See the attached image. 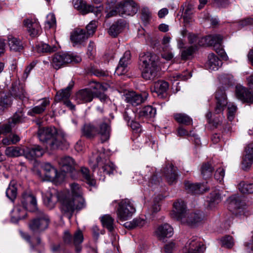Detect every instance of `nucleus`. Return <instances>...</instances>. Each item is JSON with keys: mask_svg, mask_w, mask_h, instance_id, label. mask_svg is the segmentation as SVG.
<instances>
[{"mask_svg": "<svg viewBox=\"0 0 253 253\" xmlns=\"http://www.w3.org/2000/svg\"><path fill=\"white\" fill-rule=\"evenodd\" d=\"M70 190L62 193L59 196L61 211L70 219L75 210H80L84 206L81 186L74 182L70 185Z\"/></svg>", "mask_w": 253, "mask_h": 253, "instance_id": "1", "label": "nucleus"}, {"mask_svg": "<svg viewBox=\"0 0 253 253\" xmlns=\"http://www.w3.org/2000/svg\"><path fill=\"white\" fill-rule=\"evenodd\" d=\"M228 208L236 217L247 216L253 208V202L247 201L243 196L233 195L227 200Z\"/></svg>", "mask_w": 253, "mask_h": 253, "instance_id": "2", "label": "nucleus"}, {"mask_svg": "<svg viewBox=\"0 0 253 253\" xmlns=\"http://www.w3.org/2000/svg\"><path fill=\"white\" fill-rule=\"evenodd\" d=\"M156 57L147 53L140 57L142 68V76L146 80H153L157 76V63Z\"/></svg>", "mask_w": 253, "mask_h": 253, "instance_id": "3", "label": "nucleus"}, {"mask_svg": "<svg viewBox=\"0 0 253 253\" xmlns=\"http://www.w3.org/2000/svg\"><path fill=\"white\" fill-rule=\"evenodd\" d=\"M82 58L80 56L67 52H58L52 57L51 64L56 70L69 63L76 64L80 62Z\"/></svg>", "mask_w": 253, "mask_h": 253, "instance_id": "4", "label": "nucleus"}, {"mask_svg": "<svg viewBox=\"0 0 253 253\" xmlns=\"http://www.w3.org/2000/svg\"><path fill=\"white\" fill-rule=\"evenodd\" d=\"M50 222L49 216L42 211H38L35 217L29 222L30 230L34 233H39L46 229Z\"/></svg>", "mask_w": 253, "mask_h": 253, "instance_id": "5", "label": "nucleus"}, {"mask_svg": "<svg viewBox=\"0 0 253 253\" xmlns=\"http://www.w3.org/2000/svg\"><path fill=\"white\" fill-rule=\"evenodd\" d=\"M135 211L133 202L128 199H123L118 204L117 210L118 219L122 221L126 220L132 216Z\"/></svg>", "mask_w": 253, "mask_h": 253, "instance_id": "6", "label": "nucleus"}, {"mask_svg": "<svg viewBox=\"0 0 253 253\" xmlns=\"http://www.w3.org/2000/svg\"><path fill=\"white\" fill-rule=\"evenodd\" d=\"M58 163L63 172L69 174L72 179L78 178L79 173L75 168V163L72 157H62L58 160Z\"/></svg>", "mask_w": 253, "mask_h": 253, "instance_id": "7", "label": "nucleus"}, {"mask_svg": "<svg viewBox=\"0 0 253 253\" xmlns=\"http://www.w3.org/2000/svg\"><path fill=\"white\" fill-rule=\"evenodd\" d=\"M221 37L220 34L209 35L201 38L199 44L201 46H212L216 52L221 57Z\"/></svg>", "mask_w": 253, "mask_h": 253, "instance_id": "8", "label": "nucleus"}, {"mask_svg": "<svg viewBox=\"0 0 253 253\" xmlns=\"http://www.w3.org/2000/svg\"><path fill=\"white\" fill-rule=\"evenodd\" d=\"M97 134L100 135L102 142L108 140L111 131V120L108 118L99 119L97 122Z\"/></svg>", "mask_w": 253, "mask_h": 253, "instance_id": "9", "label": "nucleus"}, {"mask_svg": "<svg viewBox=\"0 0 253 253\" xmlns=\"http://www.w3.org/2000/svg\"><path fill=\"white\" fill-rule=\"evenodd\" d=\"M21 204L30 211H39L37 208V199L31 191L27 190L23 192L21 199Z\"/></svg>", "mask_w": 253, "mask_h": 253, "instance_id": "10", "label": "nucleus"}, {"mask_svg": "<svg viewBox=\"0 0 253 253\" xmlns=\"http://www.w3.org/2000/svg\"><path fill=\"white\" fill-rule=\"evenodd\" d=\"M73 85L74 82L72 81L66 88L57 92L54 99L55 101L57 102H63L64 104L71 110H74L75 108V105L69 100L71 95L70 90Z\"/></svg>", "mask_w": 253, "mask_h": 253, "instance_id": "11", "label": "nucleus"}, {"mask_svg": "<svg viewBox=\"0 0 253 253\" xmlns=\"http://www.w3.org/2000/svg\"><path fill=\"white\" fill-rule=\"evenodd\" d=\"M45 145L47 149L56 150L58 149H64L67 148L69 146V144L67 142L64 134L57 132L56 134Z\"/></svg>", "mask_w": 253, "mask_h": 253, "instance_id": "12", "label": "nucleus"}, {"mask_svg": "<svg viewBox=\"0 0 253 253\" xmlns=\"http://www.w3.org/2000/svg\"><path fill=\"white\" fill-rule=\"evenodd\" d=\"M235 96L243 103L249 105L253 103V91L241 85H236Z\"/></svg>", "mask_w": 253, "mask_h": 253, "instance_id": "13", "label": "nucleus"}, {"mask_svg": "<svg viewBox=\"0 0 253 253\" xmlns=\"http://www.w3.org/2000/svg\"><path fill=\"white\" fill-rule=\"evenodd\" d=\"M73 4L75 8L83 14L93 12L97 16L101 13L102 9L101 7H94L91 5H87L83 0H73Z\"/></svg>", "mask_w": 253, "mask_h": 253, "instance_id": "14", "label": "nucleus"}, {"mask_svg": "<svg viewBox=\"0 0 253 253\" xmlns=\"http://www.w3.org/2000/svg\"><path fill=\"white\" fill-rule=\"evenodd\" d=\"M205 245L197 239L189 240L182 249L183 253H203L205 250Z\"/></svg>", "mask_w": 253, "mask_h": 253, "instance_id": "15", "label": "nucleus"}, {"mask_svg": "<svg viewBox=\"0 0 253 253\" xmlns=\"http://www.w3.org/2000/svg\"><path fill=\"white\" fill-rule=\"evenodd\" d=\"M148 96L147 92L139 94L134 91H130L125 94V101L132 106H136L144 102Z\"/></svg>", "mask_w": 253, "mask_h": 253, "instance_id": "16", "label": "nucleus"}, {"mask_svg": "<svg viewBox=\"0 0 253 253\" xmlns=\"http://www.w3.org/2000/svg\"><path fill=\"white\" fill-rule=\"evenodd\" d=\"M173 234V229L172 227L168 223L158 226L155 231V235L157 238L159 240L162 242H164L166 238L171 237Z\"/></svg>", "mask_w": 253, "mask_h": 253, "instance_id": "17", "label": "nucleus"}, {"mask_svg": "<svg viewBox=\"0 0 253 253\" xmlns=\"http://www.w3.org/2000/svg\"><path fill=\"white\" fill-rule=\"evenodd\" d=\"M138 8L137 3L133 0H125L123 4L120 5L118 9L120 14L133 15L137 13Z\"/></svg>", "mask_w": 253, "mask_h": 253, "instance_id": "18", "label": "nucleus"}, {"mask_svg": "<svg viewBox=\"0 0 253 253\" xmlns=\"http://www.w3.org/2000/svg\"><path fill=\"white\" fill-rule=\"evenodd\" d=\"M23 23L31 37H36L39 35L41 28L36 19L28 18L24 20Z\"/></svg>", "mask_w": 253, "mask_h": 253, "instance_id": "19", "label": "nucleus"}, {"mask_svg": "<svg viewBox=\"0 0 253 253\" xmlns=\"http://www.w3.org/2000/svg\"><path fill=\"white\" fill-rule=\"evenodd\" d=\"M56 133L54 127H42L39 128L38 135L40 140L46 145Z\"/></svg>", "mask_w": 253, "mask_h": 253, "instance_id": "20", "label": "nucleus"}, {"mask_svg": "<svg viewBox=\"0 0 253 253\" xmlns=\"http://www.w3.org/2000/svg\"><path fill=\"white\" fill-rule=\"evenodd\" d=\"M186 205L184 201L180 200L173 203V210L170 214L172 218L179 221L185 215L186 212Z\"/></svg>", "mask_w": 253, "mask_h": 253, "instance_id": "21", "label": "nucleus"}, {"mask_svg": "<svg viewBox=\"0 0 253 253\" xmlns=\"http://www.w3.org/2000/svg\"><path fill=\"white\" fill-rule=\"evenodd\" d=\"M253 163V143L246 146L245 154L242 162V168L244 170H247Z\"/></svg>", "mask_w": 253, "mask_h": 253, "instance_id": "22", "label": "nucleus"}, {"mask_svg": "<svg viewBox=\"0 0 253 253\" xmlns=\"http://www.w3.org/2000/svg\"><path fill=\"white\" fill-rule=\"evenodd\" d=\"M203 219L201 214L195 212L186 213L179 221L182 223L193 226L200 222Z\"/></svg>", "mask_w": 253, "mask_h": 253, "instance_id": "23", "label": "nucleus"}, {"mask_svg": "<svg viewBox=\"0 0 253 253\" xmlns=\"http://www.w3.org/2000/svg\"><path fill=\"white\" fill-rule=\"evenodd\" d=\"M44 153V150L40 146L35 145L25 149L24 156L29 160H33L41 157Z\"/></svg>", "mask_w": 253, "mask_h": 253, "instance_id": "24", "label": "nucleus"}, {"mask_svg": "<svg viewBox=\"0 0 253 253\" xmlns=\"http://www.w3.org/2000/svg\"><path fill=\"white\" fill-rule=\"evenodd\" d=\"M94 97L92 91L87 89H82L79 91L76 95L75 100L77 103H84L91 102Z\"/></svg>", "mask_w": 253, "mask_h": 253, "instance_id": "25", "label": "nucleus"}, {"mask_svg": "<svg viewBox=\"0 0 253 253\" xmlns=\"http://www.w3.org/2000/svg\"><path fill=\"white\" fill-rule=\"evenodd\" d=\"M126 27V23L124 20L114 22L109 28L108 34L113 37H116L122 33Z\"/></svg>", "mask_w": 253, "mask_h": 253, "instance_id": "26", "label": "nucleus"}, {"mask_svg": "<svg viewBox=\"0 0 253 253\" xmlns=\"http://www.w3.org/2000/svg\"><path fill=\"white\" fill-rule=\"evenodd\" d=\"M184 186L188 192L194 194H200L208 191L209 189L206 187L204 184H194L189 181H185Z\"/></svg>", "mask_w": 253, "mask_h": 253, "instance_id": "27", "label": "nucleus"}, {"mask_svg": "<svg viewBox=\"0 0 253 253\" xmlns=\"http://www.w3.org/2000/svg\"><path fill=\"white\" fill-rule=\"evenodd\" d=\"M176 170V168L171 164L167 166L164 169V176L169 184H172L176 182L177 178Z\"/></svg>", "mask_w": 253, "mask_h": 253, "instance_id": "28", "label": "nucleus"}, {"mask_svg": "<svg viewBox=\"0 0 253 253\" xmlns=\"http://www.w3.org/2000/svg\"><path fill=\"white\" fill-rule=\"evenodd\" d=\"M28 211L22 205L16 206L12 211L11 213V221L13 222H17L19 220L25 218Z\"/></svg>", "mask_w": 253, "mask_h": 253, "instance_id": "29", "label": "nucleus"}, {"mask_svg": "<svg viewBox=\"0 0 253 253\" xmlns=\"http://www.w3.org/2000/svg\"><path fill=\"white\" fill-rule=\"evenodd\" d=\"M88 38V36L86 35L85 30L77 29L71 35L70 39L75 46L76 44H81Z\"/></svg>", "mask_w": 253, "mask_h": 253, "instance_id": "30", "label": "nucleus"}, {"mask_svg": "<svg viewBox=\"0 0 253 253\" xmlns=\"http://www.w3.org/2000/svg\"><path fill=\"white\" fill-rule=\"evenodd\" d=\"M43 203L49 209L53 208L58 200L55 190H47L43 196Z\"/></svg>", "mask_w": 253, "mask_h": 253, "instance_id": "31", "label": "nucleus"}, {"mask_svg": "<svg viewBox=\"0 0 253 253\" xmlns=\"http://www.w3.org/2000/svg\"><path fill=\"white\" fill-rule=\"evenodd\" d=\"M42 169L46 180L59 179V176L57 169L49 163H45L42 166Z\"/></svg>", "mask_w": 253, "mask_h": 253, "instance_id": "32", "label": "nucleus"}, {"mask_svg": "<svg viewBox=\"0 0 253 253\" xmlns=\"http://www.w3.org/2000/svg\"><path fill=\"white\" fill-rule=\"evenodd\" d=\"M224 105L227 107V117L229 121L232 122L234 120L237 111V106L231 102H227L226 97L222 94V107Z\"/></svg>", "mask_w": 253, "mask_h": 253, "instance_id": "33", "label": "nucleus"}, {"mask_svg": "<svg viewBox=\"0 0 253 253\" xmlns=\"http://www.w3.org/2000/svg\"><path fill=\"white\" fill-rule=\"evenodd\" d=\"M7 41L8 45L11 51L20 52L23 49L22 41L18 38L12 36H9Z\"/></svg>", "mask_w": 253, "mask_h": 253, "instance_id": "34", "label": "nucleus"}, {"mask_svg": "<svg viewBox=\"0 0 253 253\" xmlns=\"http://www.w3.org/2000/svg\"><path fill=\"white\" fill-rule=\"evenodd\" d=\"M50 101L47 98H43L41 100V104L31 108L28 112L30 116H34L36 114L42 113L46 109L47 106L49 105Z\"/></svg>", "mask_w": 253, "mask_h": 253, "instance_id": "35", "label": "nucleus"}, {"mask_svg": "<svg viewBox=\"0 0 253 253\" xmlns=\"http://www.w3.org/2000/svg\"><path fill=\"white\" fill-rule=\"evenodd\" d=\"M168 87L169 84L167 82L159 81L155 84L154 88L152 89V91L156 92L158 96H160L166 92Z\"/></svg>", "mask_w": 253, "mask_h": 253, "instance_id": "36", "label": "nucleus"}, {"mask_svg": "<svg viewBox=\"0 0 253 253\" xmlns=\"http://www.w3.org/2000/svg\"><path fill=\"white\" fill-rule=\"evenodd\" d=\"M25 118L24 113L23 110L19 109L8 120L11 123V125L14 126L17 124L24 122Z\"/></svg>", "mask_w": 253, "mask_h": 253, "instance_id": "37", "label": "nucleus"}, {"mask_svg": "<svg viewBox=\"0 0 253 253\" xmlns=\"http://www.w3.org/2000/svg\"><path fill=\"white\" fill-rule=\"evenodd\" d=\"M83 134L87 138H92L97 134V129L91 124H86L82 129Z\"/></svg>", "mask_w": 253, "mask_h": 253, "instance_id": "38", "label": "nucleus"}, {"mask_svg": "<svg viewBox=\"0 0 253 253\" xmlns=\"http://www.w3.org/2000/svg\"><path fill=\"white\" fill-rule=\"evenodd\" d=\"M25 149H22L19 147L11 146L7 147L5 154L6 156L10 157H16L24 155Z\"/></svg>", "mask_w": 253, "mask_h": 253, "instance_id": "39", "label": "nucleus"}, {"mask_svg": "<svg viewBox=\"0 0 253 253\" xmlns=\"http://www.w3.org/2000/svg\"><path fill=\"white\" fill-rule=\"evenodd\" d=\"M208 66L211 71H216L219 68V58L214 54H211L208 56Z\"/></svg>", "mask_w": 253, "mask_h": 253, "instance_id": "40", "label": "nucleus"}, {"mask_svg": "<svg viewBox=\"0 0 253 253\" xmlns=\"http://www.w3.org/2000/svg\"><path fill=\"white\" fill-rule=\"evenodd\" d=\"M104 154L100 153L93 154L89 159V164L93 170L95 169L97 167L103 164L102 158Z\"/></svg>", "mask_w": 253, "mask_h": 253, "instance_id": "41", "label": "nucleus"}, {"mask_svg": "<svg viewBox=\"0 0 253 253\" xmlns=\"http://www.w3.org/2000/svg\"><path fill=\"white\" fill-rule=\"evenodd\" d=\"M156 114V110L151 106H147L143 107L139 112L140 117L146 118L154 117Z\"/></svg>", "mask_w": 253, "mask_h": 253, "instance_id": "42", "label": "nucleus"}, {"mask_svg": "<svg viewBox=\"0 0 253 253\" xmlns=\"http://www.w3.org/2000/svg\"><path fill=\"white\" fill-rule=\"evenodd\" d=\"M147 222L143 219L135 218L129 222L125 223L126 228L131 229L136 227H141L146 224Z\"/></svg>", "mask_w": 253, "mask_h": 253, "instance_id": "43", "label": "nucleus"}, {"mask_svg": "<svg viewBox=\"0 0 253 253\" xmlns=\"http://www.w3.org/2000/svg\"><path fill=\"white\" fill-rule=\"evenodd\" d=\"M213 168L209 163H205L202 164L201 167V173L203 177L207 179L212 174Z\"/></svg>", "mask_w": 253, "mask_h": 253, "instance_id": "44", "label": "nucleus"}, {"mask_svg": "<svg viewBox=\"0 0 253 253\" xmlns=\"http://www.w3.org/2000/svg\"><path fill=\"white\" fill-rule=\"evenodd\" d=\"M11 97L6 95L4 93H0V111H2L6 107L9 106L11 104Z\"/></svg>", "mask_w": 253, "mask_h": 253, "instance_id": "45", "label": "nucleus"}, {"mask_svg": "<svg viewBox=\"0 0 253 253\" xmlns=\"http://www.w3.org/2000/svg\"><path fill=\"white\" fill-rule=\"evenodd\" d=\"M81 173L84 178L85 182L90 186H94L95 184V180L90 174L89 169L83 167L81 169Z\"/></svg>", "mask_w": 253, "mask_h": 253, "instance_id": "46", "label": "nucleus"}, {"mask_svg": "<svg viewBox=\"0 0 253 253\" xmlns=\"http://www.w3.org/2000/svg\"><path fill=\"white\" fill-rule=\"evenodd\" d=\"M114 219L108 214L103 216L101 222L104 227H106L110 232L114 229Z\"/></svg>", "mask_w": 253, "mask_h": 253, "instance_id": "47", "label": "nucleus"}, {"mask_svg": "<svg viewBox=\"0 0 253 253\" xmlns=\"http://www.w3.org/2000/svg\"><path fill=\"white\" fill-rule=\"evenodd\" d=\"M175 120L179 123L185 125L191 124L192 120L188 115L185 114L177 113L174 115Z\"/></svg>", "mask_w": 253, "mask_h": 253, "instance_id": "48", "label": "nucleus"}, {"mask_svg": "<svg viewBox=\"0 0 253 253\" xmlns=\"http://www.w3.org/2000/svg\"><path fill=\"white\" fill-rule=\"evenodd\" d=\"M196 48L193 46L183 48L180 50L181 59L186 60L189 59L192 56Z\"/></svg>", "mask_w": 253, "mask_h": 253, "instance_id": "49", "label": "nucleus"}, {"mask_svg": "<svg viewBox=\"0 0 253 253\" xmlns=\"http://www.w3.org/2000/svg\"><path fill=\"white\" fill-rule=\"evenodd\" d=\"M37 51L39 52H52L57 50L56 46H50L44 43H40L36 45Z\"/></svg>", "mask_w": 253, "mask_h": 253, "instance_id": "50", "label": "nucleus"}, {"mask_svg": "<svg viewBox=\"0 0 253 253\" xmlns=\"http://www.w3.org/2000/svg\"><path fill=\"white\" fill-rule=\"evenodd\" d=\"M239 191L244 194L253 193V183H247L241 182L238 185Z\"/></svg>", "mask_w": 253, "mask_h": 253, "instance_id": "51", "label": "nucleus"}, {"mask_svg": "<svg viewBox=\"0 0 253 253\" xmlns=\"http://www.w3.org/2000/svg\"><path fill=\"white\" fill-rule=\"evenodd\" d=\"M6 196L12 201L17 196V188L14 184L10 183L6 191Z\"/></svg>", "mask_w": 253, "mask_h": 253, "instance_id": "52", "label": "nucleus"}, {"mask_svg": "<svg viewBox=\"0 0 253 253\" xmlns=\"http://www.w3.org/2000/svg\"><path fill=\"white\" fill-rule=\"evenodd\" d=\"M11 93L12 95L16 97H18L21 99L25 97V91L21 86L13 85L12 87Z\"/></svg>", "mask_w": 253, "mask_h": 253, "instance_id": "53", "label": "nucleus"}, {"mask_svg": "<svg viewBox=\"0 0 253 253\" xmlns=\"http://www.w3.org/2000/svg\"><path fill=\"white\" fill-rule=\"evenodd\" d=\"M234 84L233 76L231 74H224L222 77V88L228 87Z\"/></svg>", "mask_w": 253, "mask_h": 253, "instance_id": "54", "label": "nucleus"}, {"mask_svg": "<svg viewBox=\"0 0 253 253\" xmlns=\"http://www.w3.org/2000/svg\"><path fill=\"white\" fill-rule=\"evenodd\" d=\"M102 169L104 172L108 174L113 173L114 171L116 170L115 166L110 162H106L102 167Z\"/></svg>", "mask_w": 253, "mask_h": 253, "instance_id": "55", "label": "nucleus"}, {"mask_svg": "<svg viewBox=\"0 0 253 253\" xmlns=\"http://www.w3.org/2000/svg\"><path fill=\"white\" fill-rule=\"evenodd\" d=\"M84 240L83 235L82 231L80 230L77 231L74 234L73 242L76 246L81 244Z\"/></svg>", "mask_w": 253, "mask_h": 253, "instance_id": "56", "label": "nucleus"}, {"mask_svg": "<svg viewBox=\"0 0 253 253\" xmlns=\"http://www.w3.org/2000/svg\"><path fill=\"white\" fill-rule=\"evenodd\" d=\"M97 27L96 22L95 21H91L86 27V35L88 37L90 35H92L95 31Z\"/></svg>", "mask_w": 253, "mask_h": 253, "instance_id": "57", "label": "nucleus"}, {"mask_svg": "<svg viewBox=\"0 0 253 253\" xmlns=\"http://www.w3.org/2000/svg\"><path fill=\"white\" fill-rule=\"evenodd\" d=\"M219 197L220 195L215 191L211 193L209 199L207 200L209 207L212 208L213 205L217 203V201L219 200Z\"/></svg>", "mask_w": 253, "mask_h": 253, "instance_id": "58", "label": "nucleus"}, {"mask_svg": "<svg viewBox=\"0 0 253 253\" xmlns=\"http://www.w3.org/2000/svg\"><path fill=\"white\" fill-rule=\"evenodd\" d=\"M234 246V242L232 237L226 236L222 239V246L230 249Z\"/></svg>", "mask_w": 253, "mask_h": 253, "instance_id": "59", "label": "nucleus"}, {"mask_svg": "<svg viewBox=\"0 0 253 253\" xmlns=\"http://www.w3.org/2000/svg\"><path fill=\"white\" fill-rule=\"evenodd\" d=\"M177 246L175 243L170 242L166 244L164 247L165 253H173L176 250Z\"/></svg>", "mask_w": 253, "mask_h": 253, "instance_id": "60", "label": "nucleus"}, {"mask_svg": "<svg viewBox=\"0 0 253 253\" xmlns=\"http://www.w3.org/2000/svg\"><path fill=\"white\" fill-rule=\"evenodd\" d=\"M108 87L107 84H101L97 82H95L94 85L92 86V87L96 90L95 92H104L107 90Z\"/></svg>", "mask_w": 253, "mask_h": 253, "instance_id": "61", "label": "nucleus"}, {"mask_svg": "<svg viewBox=\"0 0 253 253\" xmlns=\"http://www.w3.org/2000/svg\"><path fill=\"white\" fill-rule=\"evenodd\" d=\"M96 52V48L95 43L92 41H90L87 46V54L90 58H93Z\"/></svg>", "mask_w": 253, "mask_h": 253, "instance_id": "62", "label": "nucleus"}, {"mask_svg": "<svg viewBox=\"0 0 253 253\" xmlns=\"http://www.w3.org/2000/svg\"><path fill=\"white\" fill-rule=\"evenodd\" d=\"M131 54L129 51H126L125 52L123 57L121 58L120 63L123 65H125L127 67L128 64L130 62Z\"/></svg>", "mask_w": 253, "mask_h": 253, "instance_id": "63", "label": "nucleus"}, {"mask_svg": "<svg viewBox=\"0 0 253 253\" xmlns=\"http://www.w3.org/2000/svg\"><path fill=\"white\" fill-rule=\"evenodd\" d=\"M46 24L49 28L54 26L56 24V19L55 15L53 13H49L47 15Z\"/></svg>", "mask_w": 253, "mask_h": 253, "instance_id": "64", "label": "nucleus"}]
</instances>
